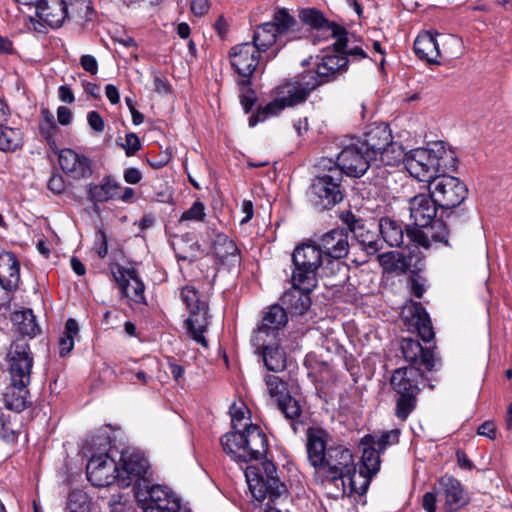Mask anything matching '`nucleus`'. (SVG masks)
Returning a JSON list of instances; mask_svg holds the SVG:
<instances>
[{
  "instance_id": "nucleus-49",
  "label": "nucleus",
  "mask_w": 512,
  "mask_h": 512,
  "mask_svg": "<svg viewBox=\"0 0 512 512\" xmlns=\"http://www.w3.org/2000/svg\"><path fill=\"white\" fill-rule=\"evenodd\" d=\"M265 383L269 395L272 398H274L277 402L286 397L287 395H289L287 384L284 381H282L278 376L267 375L265 377Z\"/></svg>"
},
{
  "instance_id": "nucleus-22",
  "label": "nucleus",
  "mask_w": 512,
  "mask_h": 512,
  "mask_svg": "<svg viewBox=\"0 0 512 512\" xmlns=\"http://www.w3.org/2000/svg\"><path fill=\"white\" fill-rule=\"evenodd\" d=\"M288 322V314L283 306L271 305L263 312L261 324L254 331L251 338L253 346H263L265 338H275L276 333L284 328Z\"/></svg>"
},
{
  "instance_id": "nucleus-33",
  "label": "nucleus",
  "mask_w": 512,
  "mask_h": 512,
  "mask_svg": "<svg viewBox=\"0 0 512 512\" xmlns=\"http://www.w3.org/2000/svg\"><path fill=\"white\" fill-rule=\"evenodd\" d=\"M20 282V266L11 252L0 254V286L6 291L16 290Z\"/></svg>"
},
{
  "instance_id": "nucleus-14",
  "label": "nucleus",
  "mask_w": 512,
  "mask_h": 512,
  "mask_svg": "<svg viewBox=\"0 0 512 512\" xmlns=\"http://www.w3.org/2000/svg\"><path fill=\"white\" fill-rule=\"evenodd\" d=\"M363 446L360 463L356 466L354 474L350 476V492L364 495L371 483L372 478L380 470V453L374 445L361 444Z\"/></svg>"
},
{
  "instance_id": "nucleus-5",
  "label": "nucleus",
  "mask_w": 512,
  "mask_h": 512,
  "mask_svg": "<svg viewBox=\"0 0 512 512\" xmlns=\"http://www.w3.org/2000/svg\"><path fill=\"white\" fill-rule=\"evenodd\" d=\"M306 31L301 27L298 21L291 16L287 9H278L270 22L259 25L253 34V45L257 46L261 52H266L273 44L277 42L292 41L301 39Z\"/></svg>"
},
{
  "instance_id": "nucleus-26",
  "label": "nucleus",
  "mask_w": 512,
  "mask_h": 512,
  "mask_svg": "<svg viewBox=\"0 0 512 512\" xmlns=\"http://www.w3.org/2000/svg\"><path fill=\"white\" fill-rule=\"evenodd\" d=\"M408 204L410 219L415 226L413 229H420L430 224L435 219L439 209L430 193L418 194L410 198Z\"/></svg>"
},
{
  "instance_id": "nucleus-6",
  "label": "nucleus",
  "mask_w": 512,
  "mask_h": 512,
  "mask_svg": "<svg viewBox=\"0 0 512 512\" xmlns=\"http://www.w3.org/2000/svg\"><path fill=\"white\" fill-rule=\"evenodd\" d=\"M294 269L292 282L307 284L306 289L316 286V276L319 270L324 274L326 265L325 255L317 243L308 241L296 246L292 253Z\"/></svg>"
},
{
  "instance_id": "nucleus-27",
  "label": "nucleus",
  "mask_w": 512,
  "mask_h": 512,
  "mask_svg": "<svg viewBox=\"0 0 512 512\" xmlns=\"http://www.w3.org/2000/svg\"><path fill=\"white\" fill-rule=\"evenodd\" d=\"M408 238L425 249H429L432 242L449 246L447 226L440 219H433L430 224L420 229H412L408 233Z\"/></svg>"
},
{
  "instance_id": "nucleus-43",
  "label": "nucleus",
  "mask_w": 512,
  "mask_h": 512,
  "mask_svg": "<svg viewBox=\"0 0 512 512\" xmlns=\"http://www.w3.org/2000/svg\"><path fill=\"white\" fill-rule=\"evenodd\" d=\"M399 430L394 429L385 431L380 435L368 434L361 439V444H371L380 452L383 453L387 447L395 445L399 442Z\"/></svg>"
},
{
  "instance_id": "nucleus-36",
  "label": "nucleus",
  "mask_w": 512,
  "mask_h": 512,
  "mask_svg": "<svg viewBox=\"0 0 512 512\" xmlns=\"http://www.w3.org/2000/svg\"><path fill=\"white\" fill-rule=\"evenodd\" d=\"M257 352L262 356L267 370L272 372H281L286 367V354L284 350L276 343H265L263 346H254Z\"/></svg>"
},
{
  "instance_id": "nucleus-30",
  "label": "nucleus",
  "mask_w": 512,
  "mask_h": 512,
  "mask_svg": "<svg viewBox=\"0 0 512 512\" xmlns=\"http://www.w3.org/2000/svg\"><path fill=\"white\" fill-rule=\"evenodd\" d=\"M292 288L287 290L281 297V302L287 314L303 315L311 305L310 292L313 289H306L307 284L293 283Z\"/></svg>"
},
{
  "instance_id": "nucleus-50",
  "label": "nucleus",
  "mask_w": 512,
  "mask_h": 512,
  "mask_svg": "<svg viewBox=\"0 0 512 512\" xmlns=\"http://www.w3.org/2000/svg\"><path fill=\"white\" fill-rule=\"evenodd\" d=\"M279 410L287 419L295 420L301 415V407L297 400L290 395L277 402Z\"/></svg>"
},
{
  "instance_id": "nucleus-38",
  "label": "nucleus",
  "mask_w": 512,
  "mask_h": 512,
  "mask_svg": "<svg viewBox=\"0 0 512 512\" xmlns=\"http://www.w3.org/2000/svg\"><path fill=\"white\" fill-rule=\"evenodd\" d=\"M11 321L16 330L23 336L32 338L40 333V327L36 323L35 316L31 309L13 312Z\"/></svg>"
},
{
  "instance_id": "nucleus-44",
  "label": "nucleus",
  "mask_w": 512,
  "mask_h": 512,
  "mask_svg": "<svg viewBox=\"0 0 512 512\" xmlns=\"http://www.w3.org/2000/svg\"><path fill=\"white\" fill-rule=\"evenodd\" d=\"M354 237L368 255H374L382 249V244L378 239V235L375 232L366 229L365 226L357 228Z\"/></svg>"
},
{
  "instance_id": "nucleus-57",
  "label": "nucleus",
  "mask_w": 512,
  "mask_h": 512,
  "mask_svg": "<svg viewBox=\"0 0 512 512\" xmlns=\"http://www.w3.org/2000/svg\"><path fill=\"white\" fill-rule=\"evenodd\" d=\"M439 497L436 489L434 491L426 492L422 498V507L426 512H436L437 498Z\"/></svg>"
},
{
  "instance_id": "nucleus-58",
  "label": "nucleus",
  "mask_w": 512,
  "mask_h": 512,
  "mask_svg": "<svg viewBox=\"0 0 512 512\" xmlns=\"http://www.w3.org/2000/svg\"><path fill=\"white\" fill-rule=\"evenodd\" d=\"M128 500L122 495H113L109 501L110 512H126Z\"/></svg>"
},
{
  "instance_id": "nucleus-45",
  "label": "nucleus",
  "mask_w": 512,
  "mask_h": 512,
  "mask_svg": "<svg viewBox=\"0 0 512 512\" xmlns=\"http://www.w3.org/2000/svg\"><path fill=\"white\" fill-rule=\"evenodd\" d=\"M79 333V326L75 319L69 318L65 323V329L59 339V354L61 357L68 355L74 348V339Z\"/></svg>"
},
{
  "instance_id": "nucleus-32",
  "label": "nucleus",
  "mask_w": 512,
  "mask_h": 512,
  "mask_svg": "<svg viewBox=\"0 0 512 512\" xmlns=\"http://www.w3.org/2000/svg\"><path fill=\"white\" fill-rule=\"evenodd\" d=\"M378 226L382 240L390 247H402L405 245V239L411 241L408 238V233L412 229H406V226L398 220L382 217Z\"/></svg>"
},
{
  "instance_id": "nucleus-63",
  "label": "nucleus",
  "mask_w": 512,
  "mask_h": 512,
  "mask_svg": "<svg viewBox=\"0 0 512 512\" xmlns=\"http://www.w3.org/2000/svg\"><path fill=\"white\" fill-rule=\"evenodd\" d=\"M96 252L100 258H105L108 253L107 236L102 230L97 233Z\"/></svg>"
},
{
  "instance_id": "nucleus-40",
  "label": "nucleus",
  "mask_w": 512,
  "mask_h": 512,
  "mask_svg": "<svg viewBox=\"0 0 512 512\" xmlns=\"http://www.w3.org/2000/svg\"><path fill=\"white\" fill-rule=\"evenodd\" d=\"M214 252L222 261H239V250L232 239L225 234H217L214 240Z\"/></svg>"
},
{
  "instance_id": "nucleus-64",
  "label": "nucleus",
  "mask_w": 512,
  "mask_h": 512,
  "mask_svg": "<svg viewBox=\"0 0 512 512\" xmlns=\"http://www.w3.org/2000/svg\"><path fill=\"white\" fill-rule=\"evenodd\" d=\"M143 509V512H181V503L172 502L170 507L167 506H159V507H146L140 506Z\"/></svg>"
},
{
  "instance_id": "nucleus-3",
  "label": "nucleus",
  "mask_w": 512,
  "mask_h": 512,
  "mask_svg": "<svg viewBox=\"0 0 512 512\" xmlns=\"http://www.w3.org/2000/svg\"><path fill=\"white\" fill-rule=\"evenodd\" d=\"M454 162L453 152L447 150L443 142H434L427 148H416L406 153L405 168L415 179L430 184L438 173H445L453 167Z\"/></svg>"
},
{
  "instance_id": "nucleus-46",
  "label": "nucleus",
  "mask_w": 512,
  "mask_h": 512,
  "mask_svg": "<svg viewBox=\"0 0 512 512\" xmlns=\"http://www.w3.org/2000/svg\"><path fill=\"white\" fill-rule=\"evenodd\" d=\"M22 146V132L0 123V150L15 151Z\"/></svg>"
},
{
  "instance_id": "nucleus-20",
  "label": "nucleus",
  "mask_w": 512,
  "mask_h": 512,
  "mask_svg": "<svg viewBox=\"0 0 512 512\" xmlns=\"http://www.w3.org/2000/svg\"><path fill=\"white\" fill-rule=\"evenodd\" d=\"M435 489L445 512H457L470 502L461 482L453 476L444 475L435 484Z\"/></svg>"
},
{
  "instance_id": "nucleus-12",
  "label": "nucleus",
  "mask_w": 512,
  "mask_h": 512,
  "mask_svg": "<svg viewBox=\"0 0 512 512\" xmlns=\"http://www.w3.org/2000/svg\"><path fill=\"white\" fill-rule=\"evenodd\" d=\"M325 255L326 265L324 276H333L345 269L340 259L349 253L348 231L344 228H335L325 233L318 243Z\"/></svg>"
},
{
  "instance_id": "nucleus-9",
  "label": "nucleus",
  "mask_w": 512,
  "mask_h": 512,
  "mask_svg": "<svg viewBox=\"0 0 512 512\" xmlns=\"http://www.w3.org/2000/svg\"><path fill=\"white\" fill-rule=\"evenodd\" d=\"M323 172L315 176L310 187L311 200L321 209H329L343 199L342 176L338 168L330 167L321 161Z\"/></svg>"
},
{
  "instance_id": "nucleus-31",
  "label": "nucleus",
  "mask_w": 512,
  "mask_h": 512,
  "mask_svg": "<svg viewBox=\"0 0 512 512\" xmlns=\"http://www.w3.org/2000/svg\"><path fill=\"white\" fill-rule=\"evenodd\" d=\"M68 13V6L64 0H42L36 9L37 17L51 28L60 27Z\"/></svg>"
},
{
  "instance_id": "nucleus-51",
  "label": "nucleus",
  "mask_w": 512,
  "mask_h": 512,
  "mask_svg": "<svg viewBox=\"0 0 512 512\" xmlns=\"http://www.w3.org/2000/svg\"><path fill=\"white\" fill-rule=\"evenodd\" d=\"M92 174L91 161L85 155H81L73 165L69 175L74 179L88 178Z\"/></svg>"
},
{
  "instance_id": "nucleus-17",
  "label": "nucleus",
  "mask_w": 512,
  "mask_h": 512,
  "mask_svg": "<svg viewBox=\"0 0 512 512\" xmlns=\"http://www.w3.org/2000/svg\"><path fill=\"white\" fill-rule=\"evenodd\" d=\"M318 77L313 72L301 73L275 89V95H279L287 107H294L304 103L309 95L320 86Z\"/></svg>"
},
{
  "instance_id": "nucleus-11",
  "label": "nucleus",
  "mask_w": 512,
  "mask_h": 512,
  "mask_svg": "<svg viewBox=\"0 0 512 512\" xmlns=\"http://www.w3.org/2000/svg\"><path fill=\"white\" fill-rule=\"evenodd\" d=\"M429 193L441 210V217H449L467 198L468 189L454 176L439 175L429 184Z\"/></svg>"
},
{
  "instance_id": "nucleus-35",
  "label": "nucleus",
  "mask_w": 512,
  "mask_h": 512,
  "mask_svg": "<svg viewBox=\"0 0 512 512\" xmlns=\"http://www.w3.org/2000/svg\"><path fill=\"white\" fill-rule=\"evenodd\" d=\"M121 184L112 176H104L99 184H89L87 199L93 203H104L117 199Z\"/></svg>"
},
{
  "instance_id": "nucleus-29",
  "label": "nucleus",
  "mask_w": 512,
  "mask_h": 512,
  "mask_svg": "<svg viewBox=\"0 0 512 512\" xmlns=\"http://www.w3.org/2000/svg\"><path fill=\"white\" fill-rule=\"evenodd\" d=\"M327 437L328 434L322 429L309 428L306 432V452L314 472H318L328 454Z\"/></svg>"
},
{
  "instance_id": "nucleus-39",
  "label": "nucleus",
  "mask_w": 512,
  "mask_h": 512,
  "mask_svg": "<svg viewBox=\"0 0 512 512\" xmlns=\"http://www.w3.org/2000/svg\"><path fill=\"white\" fill-rule=\"evenodd\" d=\"M405 157L406 153H404L402 145L391 140L383 150L379 151L377 162L374 163L377 167L380 165L396 166L401 162L405 164Z\"/></svg>"
},
{
  "instance_id": "nucleus-52",
  "label": "nucleus",
  "mask_w": 512,
  "mask_h": 512,
  "mask_svg": "<svg viewBox=\"0 0 512 512\" xmlns=\"http://www.w3.org/2000/svg\"><path fill=\"white\" fill-rule=\"evenodd\" d=\"M238 84L240 86V103L245 111V113H249L252 107L256 102V96L254 90L251 88V84H244L243 80H239Z\"/></svg>"
},
{
  "instance_id": "nucleus-1",
  "label": "nucleus",
  "mask_w": 512,
  "mask_h": 512,
  "mask_svg": "<svg viewBox=\"0 0 512 512\" xmlns=\"http://www.w3.org/2000/svg\"><path fill=\"white\" fill-rule=\"evenodd\" d=\"M229 412L234 431L221 437L225 453L239 463H247L265 456L268 449L266 434L258 425L242 423L246 419L247 407L244 404H233Z\"/></svg>"
},
{
  "instance_id": "nucleus-15",
  "label": "nucleus",
  "mask_w": 512,
  "mask_h": 512,
  "mask_svg": "<svg viewBox=\"0 0 512 512\" xmlns=\"http://www.w3.org/2000/svg\"><path fill=\"white\" fill-rule=\"evenodd\" d=\"M323 162H326L330 167L338 168L342 177L343 174H346L350 177L360 178L366 173L374 159L367 155L360 141H357L341 150L336 163L328 159H324Z\"/></svg>"
},
{
  "instance_id": "nucleus-21",
  "label": "nucleus",
  "mask_w": 512,
  "mask_h": 512,
  "mask_svg": "<svg viewBox=\"0 0 512 512\" xmlns=\"http://www.w3.org/2000/svg\"><path fill=\"white\" fill-rule=\"evenodd\" d=\"M134 496L140 506L146 507H170L172 502L181 503L168 488L151 484L150 476L134 485Z\"/></svg>"
},
{
  "instance_id": "nucleus-19",
  "label": "nucleus",
  "mask_w": 512,
  "mask_h": 512,
  "mask_svg": "<svg viewBox=\"0 0 512 512\" xmlns=\"http://www.w3.org/2000/svg\"><path fill=\"white\" fill-rule=\"evenodd\" d=\"M332 46L324 49L321 56H317L319 61L316 64V72L313 74L318 77L320 86L333 81L348 69V58L342 54L347 45L340 49H336L334 44Z\"/></svg>"
},
{
  "instance_id": "nucleus-7",
  "label": "nucleus",
  "mask_w": 512,
  "mask_h": 512,
  "mask_svg": "<svg viewBox=\"0 0 512 512\" xmlns=\"http://www.w3.org/2000/svg\"><path fill=\"white\" fill-rule=\"evenodd\" d=\"M421 377V370L417 367L398 368L391 376L390 384L398 395L395 415L402 421H405L416 407Z\"/></svg>"
},
{
  "instance_id": "nucleus-62",
  "label": "nucleus",
  "mask_w": 512,
  "mask_h": 512,
  "mask_svg": "<svg viewBox=\"0 0 512 512\" xmlns=\"http://www.w3.org/2000/svg\"><path fill=\"white\" fill-rule=\"evenodd\" d=\"M47 187L55 194H61L65 189V182L60 174H54L50 177Z\"/></svg>"
},
{
  "instance_id": "nucleus-47",
  "label": "nucleus",
  "mask_w": 512,
  "mask_h": 512,
  "mask_svg": "<svg viewBox=\"0 0 512 512\" xmlns=\"http://www.w3.org/2000/svg\"><path fill=\"white\" fill-rule=\"evenodd\" d=\"M91 501L82 490H73L69 493L67 501L68 512H90Z\"/></svg>"
},
{
  "instance_id": "nucleus-37",
  "label": "nucleus",
  "mask_w": 512,
  "mask_h": 512,
  "mask_svg": "<svg viewBox=\"0 0 512 512\" xmlns=\"http://www.w3.org/2000/svg\"><path fill=\"white\" fill-rule=\"evenodd\" d=\"M414 51L416 55L429 63H438L440 56L438 43L430 32L419 34L414 41Z\"/></svg>"
},
{
  "instance_id": "nucleus-23",
  "label": "nucleus",
  "mask_w": 512,
  "mask_h": 512,
  "mask_svg": "<svg viewBox=\"0 0 512 512\" xmlns=\"http://www.w3.org/2000/svg\"><path fill=\"white\" fill-rule=\"evenodd\" d=\"M112 275L123 296L137 304L145 303V286L134 268L116 265Z\"/></svg>"
},
{
  "instance_id": "nucleus-24",
  "label": "nucleus",
  "mask_w": 512,
  "mask_h": 512,
  "mask_svg": "<svg viewBox=\"0 0 512 512\" xmlns=\"http://www.w3.org/2000/svg\"><path fill=\"white\" fill-rule=\"evenodd\" d=\"M400 348L404 359L410 364L409 367H417L420 370L423 367L429 372L436 369L438 359L433 350L423 348L418 340L403 338Z\"/></svg>"
},
{
  "instance_id": "nucleus-42",
  "label": "nucleus",
  "mask_w": 512,
  "mask_h": 512,
  "mask_svg": "<svg viewBox=\"0 0 512 512\" xmlns=\"http://www.w3.org/2000/svg\"><path fill=\"white\" fill-rule=\"evenodd\" d=\"M413 320L418 335L424 342H430L434 338V331L428 313L421 304L414 305Z\"/></svg>"
},
{
  "instance_id": "nucleus-2",
  "label": "nucleus",
  "mask_w": 512,
  "mask_h": 512,
  "mask_svg": "<svg viewBox=\"0 0 512 512\" xmlns=\"http://www.w3.org/2000/svg\"><path fill=\"white\" fill-rule=\"evenodd\" d=\"M249 490L257 501L268 499L265 512H282L287 502V488L276 476V466L271 461L259 465H249L245 469Z\"/></svg>"
},
{
  "instance_id": "nucleus-4",
  "label": "nucleus",
  "mask_w": 512,
  "mask_h": 512,
  "mask_svg": "<svg viewBox=\"0 0 512 512\" xmlns=\"http://www.w3.org/2000/svg\"><path fill=\"white\" fill-rule=\"evenodd\" d=\"M355 464L352 452L343 445L328 447L324 463L314 472V478L325 488L333 485L335 495L345 494L346 481L350 485V476L354 474Z\"/></svg>"
},
{
  "instance_id": "nucleus-56",
  "label": "nucleus",
  "mask_w": 512,
  "mask_h": 512,
  "mask_svg": "<svg viewBox=\"0 0 512 512\" xmlns=\"http://www.w3.org/2000/svg\"><path fill=\"white\" fill-rule=\"evenodd\" d=\"M341 220L347 226V229L354 235L357 228H362L364 226L361 220L356 218V216L350 211L342 213Z\"/></svg>"
},
{
  "instance_id": "nucleus-28",
  "label": "nucleus",
  "mask_w": 512,
  "mask_h": 512,
  "mask_svg": "<svg viewBox=\"0 0 512 512\" xmlns=\"http://www.w3.org/2000/svg\"><path fill=\"white\" fill-rule=\"evenodd\" d=\"M392 140L389 126L384 123H373L367 126L363 139L359 140L361 146L366 150L374 162H377V154L383 150Z\"/></svg>"
},
{
  "instance_id": "nucleus-16",
  "label": "nucleus",
  "mask_w": 512,
  "mask_h": 512,
  "mask_svg": "<svg viewBox=\"0 0 512 512\" xmlns=\"http://www.w3.org/2000/svg\"><path fill=\"white\" fill-rule=\"evenodd\" d=\"M6 359L9 366L10 381L30 384L34 358L27 340L18 338L12 342Z\"/></svg>"
},
{
  "instance_id": "nucleus-59",
  "label": "nucleus",
  "mask_w": 512,
  "mask_h": 512,
  "mask_svg": "<svg viewBox=\"0 0 512 512\" xmlns=\"http://www.w3.org/2000/svg\"><path fill=\"white\" fill-rule=\"evenodd\" d=\"M89 126L96 132L100 133L104 130V120L99 112L90 111L87 116Z\"/></svg>"
},
{
  "instance_id": "nucleus-60",
  "label": "nucleus",
  "mask_w": 512,
  "mask_h": 512,
  "mask_svg": "<svg viewBox=\"0 0 512 512\" xmlns=\"http://www.w3.org/2000/svg\"><path fill=\"white\" fill-rule=\"evenodd\" d=\"M80 64L82 68L89 72L92 75L97 74L98 72V62L96 58L92 55H82L80 58Z\"/></svg>"
},
{
  "instance_id": "nucleus-34",
  "label": "nucleus",
  "mask_w": 512,
  "mask_h": 512,
  "mask_svg": "<svg viewBox=\"0 0 512 512\" xmlns=\"http://www.w3.org/2000/svg\"><path fill=\"white\" fill-rule=\"evenodd\" d=\"M29 384L17 383V381H10V384L5 388L2 394L4 406L11 411L22 412L30 405L29 400Z\"/></svg>"
},
{
  "instance_id": "nucleus-18",
  "label": "nucleus",
  "mask_w": 512,
  "mask_h": 512,
  "mask_svg": "<svg viewBox=\"0 0 512 512\" xmlns=\"http://www.w3.org/2000/svg\"><path fill=\"white\" fill-rule=\"evenodd\" d=\"M261 53L257 46L250 42L235 45L230 49L231 66L244 84H251V76L260 64Z\"/></svg>"
},
{
  "instance_id": "nucleus-10",
  "label": "nucleus",
  "mask_w": 512,
  "mask_h": 512,
  "mask_svg": "<svg viewBox=\"0 0 512 512\" xmlns=\"http://www.w3.org/2000/svg\"><path fill=\"white\" fill-rule=\"evenodd\" d=\"M298 17L302 24L308 26L313 33L311 41L314 45L329 39H335L336 49L345 47L348 43L347 31L335 22L329 21L324 14L316 8H302Z\"/></svg>"
},
{
  "instance_id": "nucleus-48",
  "label": "nucleus",
  "mask_w": 512,
  "mask_h": 512,
  "mask_svg": "<svg viewBox=\"0 0 512 512\" xmlns=\"http://www.w3.org/2000/svg\"><path fill=\"white\" fill-rule=\"evenodd\" d=\"M41 121L39 124L40 134L46 139L48 144L54 143V135L57 131V125L54 115L47 108L41 110Z\"/></svg>"
},
{
  "instance_id": "nucleus-55",
  "label": "nucleus",
  "mask_w": 512,
  "mask_h": 512,
  "mask_svg": "<svg viewBox=\"0 0 512 512\" xmlns=\"http://www.w3.org/2000/svg\"><path fill=\"white\" fill-rule=\"evenodd\" d=\"M121 147L124 149L126 156L131 157L142 148V144L137 134L130 132L126 134L125 142L121 144Z\"/></svg>"
},
{
  "instance_id": "nucleus-61",
  "label": "nucleus",
  "mask_w": 512,
  "mask_h": 512,
  "mask_svg": "<svg viewBox=\"0 0 512 512\" xmlns=\"http://www.w3.org/2000/svg\"><path fill=\"white\" fill-rule=\"evenodd\" d=\"M209 0H191L190 8L195 16L201 17L210 9Z\"/></svg>"
},
{
  "instance_id": "nucleus-53",
  "label": "nucleus",
  "mask_w": 512,
  "mask_h": 512,
  "mask_svg": "<svg viewBox=\"0 0 512 512\" xmlns=\"http://www.w3.org/2000/svg\"><path fill=\"white\" fill-rule=\"evenodd\" d=\"M80 156H81V154H78L77 152H75L74 150L69 149V148L60 150L59 154H58V160H59L61 169L65 173L69 174L73 165L75 164L76 161H78V158Z\"/></svg>"
},
{
  "instance_id": "nucleus-54",
  "label": "nucleus",
  "mask_w": 512,
  "mask_h": 512,
  "mask_svg": "<svg viewBox=\"0 0 512 512\" xmlns=\"http://www.w3.org/2000/svg\"><path fill=\"white\" fill-rule=\"evenodd\" d=\"M204 217V204L200 201H195L188 210L183 212L180 221H202Z\"/></svg>"
},
{
  "instance_id": "nucleus-8",
  "label": "nucleus",
  "mask_w": 512,
  "mask_h": 512,
  "mask_svg": "<svg viewBox=\"0 0 512 512\" xmlns=\"http://www.w3.org/2000/svg\"><path fill=\"white\" fill-rule=\"evenodd\" d=\"M180 297L186 305L188 318L184 326L187 334L197 343L208 345L204 333L208 326V301L194 286L187 285L181 289Z\"/></svg>"
},
{
  "instance_id": "nucleus-13",
  "label": "nucleus",
  "mask_w": 512,
  "mask_h": 512,
  "mask_svg": "<svg viewBox=\"0 0 512 512\" xmlns=\"http://www.w3.org/2000/svg\"><path fill=\"white\" fill-rule=\"evenodd\" d=\"M87 478L93 486L105 487L117 483L127 487V481L119 471V464L107 453L93 454L86 467Z\"/></svg>"
},
{
  "instance_id": "nucleus-25",
  "label": "nucleus",
  "mask_w": 512,
  "mask_h": 512,
  "mask_svg": "<svg viewBox=\"0 0 512 512\" xmlns=\"http://www.w3.org/2000/svg\"><path fill=\"white\" fill-rule=\"evenodd\" d=\"M119 471L127 478V481L135 484L149 477L148 461L144 455L138 451L127 449L121 453L119 460Z\"/></svg>"
},
{
  "instance_id": "nucleus-41",
  "label": "nucleus",
  "mask_w": 512,
  "mask_h": 512,
  "mask_svg": "<svg viewBox=\"0 0 512 512\" xmlns=\"http://www.w3.org/2000/svg\"><path fill=\"white\" fill-rule=\"evenodd\" d=\"M285 108H287V105L285 104V102L282 100V98L279 95H276V98L274 100L267 103L263 107H259L257 112L250 116L249 126L254 127L259 122H264L270 117L277 116Z\"/></svg>"
}]
</instances>
